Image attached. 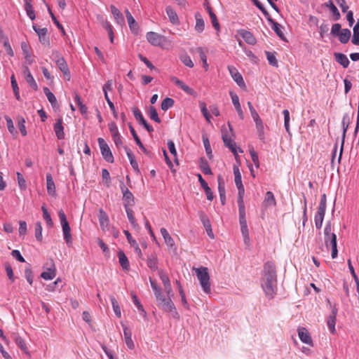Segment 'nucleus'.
I'll list each match as a JSON object with an SVG mask.
<instances>
[{
  "mask_svg": "<svg viewBox=\"0 0 359 359\" xmlns=\"http://www.w3.org/2000/svg\"><path fill=\"white\" fill-rule=\"evenodd\" d=\"M262 287L269 299L273 298L276 294L277 276L276 266L271 262H266L264 266Z\"/></svg>",
  "mask_w": 359,
  "mask_h": 359,
  "instance_id": "1",
  "label": "nucleus"
},
{
  "mask_svg": "<svg viewBox=\"0 0 359 359\" xmlns=\"http://www.w3.org/2000/svg\"><path fill=\"white\" fill-rule=\"evenodd\" d=\"M173 294L168 296V298H165L162 294H160V297H156V301L158 302V306L164 311L170 313L171 316L175 319L180 318V314L178 313L174 303L171 299V296Z\"/></svg>",
  "mask_w": 359,
  "mask_h": 359,
  "instance_id": "2",
  "label": "nucleus"
},
{
  "mask_svg": "<svg viewBox=\"0 0 359 359\" xmlns=\"http://www.w3.org/2000/svg\"><path fill=\"white\" fill-rule=\"evenodd\" d=\"M204 292L209 294L211 292L210 275L207 267L194 269Z\"/></svg>",
  "mask_w": 359,
  "mask_h": 359,
  "instance_id": "3",
  "label": "nucleus"
},
{
  "mask_svg": "<svg viewBox=\"0 0 359 359\" xmlns=\"http://www.w3.org/2000/svg\"><path fill=\"white\" fill-rule=\"evenodd\" d=\"M229 130L228 131L226 127L223 126L222 128V140L224 145L228 147L233 155L237 157V150L236 147V143L232 140L231 136L233 135V130L230 123H228Z\"/></svg>",
  "mask_w": 359,
  "mask_h": 359,
  "instance_id": "4",
  "label": "nucleus"
},
{
  "mask_svg": "<svg viewBox=\"0 0 359 359\" xmlns=\"http://www.w3.org/2000/svg\"><path fill=\"white\" fill-rule=\"evenodd\" d=\"M58 217L62 225L64 239L65 240L66 243L69 245L72 243L71 229L67 220L66 215L62 210H59Z\"/></svg>",
  "mask_w": 359,
  "mask_h": 359,
  "instance_id": "5",
  "label": "nucleus"
},
{
  "mask_svg": "<svg viewBox=\"0 0 359 359\" xmlns=\"http://www.w3.org/2000/svg\"><path fill=\"white\" fill-rule=\"evenodd\" d=\"M103 158L109 163L114 162V156L111 151L104 139L100 137L97 140Z\"/></svg>",
  "mask_w": 359,
  "mask_h": 359,
  "instance_id": "6",
  "label": "nucleus"
},
{
  "mask_svg": "<svg viewBox=\"0 0 359 359\" xmlns=\"http://www.w3.org/2000/svg\"><path fill=\"white\" fill-rule=\"evenodd\" d=\"M46 270L44 271L41 274V277L44 280H52L56 276V269L55 266V264L53 260H50L49 262L46 263Z\"/></svg>",
  "mask_w": 359,
  "mask_h": 359,
  "instance_id": "7",
  "label": "nucleus"
},
{
  "mask_svg": "<svg viewBox=\"0 0 359 359\" xmlns=\"http://www.w3.org/2000/svg\"><path fill=\"white\" fill-rule=\"evenodd\" d=\"M147 41L153 46H160L165 41V37L156 32H149L147 34Z\"/></svg>",
  "mask_w": 359,
  "mask_h": 359,
  "instance_id": "8",
  "label": "nucleus"
},
{
  "mask_svg": "<svg viewBox=\"0 0 359 359\" xmlns=\"http://www.w3.org/2000/svg\"><path fill=\"white\" fill-rule=\"evenodd\" d=\"M233 174H234V181L238 191V195H244L245 189L242 183V177L241 174L239 170L238 166L234 165H233Z\"/></svg>",
  "mask_w": 359,
  "mask_h": 359,
  "instance_id": "9",
  "label": "nucleus"
},
{
  "mask_svg": "<svg viewBox=\"0 0 359 359\" xmlns=\"http://www.w3.org/2000/svg\"><path fill=\"white\" fill-rule=\"evenodd\" d=\"M298 336L302 342L308 344L310 346H313V342L310 333L306 328L299 327L297 329Z\"/></svg>",
  "mask_w": 359,
  "mask_h": 359,
  "instance_id": "10",
  "label": "nucleus"
},
{
  "mask_svg": "<svg viewBox=\"0 0 359 359\" xmlns=\"http://www.w3.org/2000/svg\"><path fill=\"white\" fill-rule=\"evenodd\" d=\"M227 69L229 72L230 75L231 76L233 81L240 86L245 87V83L244 82L243 78L242 75L239 73L238 69L231 65H229Z\"/></svg>",
  "mask_w": 359,
  "mask_h": 359,
  "instance_id": "11",
  "label": "nucleus"
},
{
  "mask_svg": "<svg viewBox=\"0 0 359 359\" xmlns=\"http://www.w3.org/2000/svg\"><path fill=\"white\" fill-rule=\"evenodd\" d=\"M133 112L134 114V116L135 119L141 124L142 125L144 128L149 132L152 133L154 131V128L152 126H151L147 121L144 118L141 111L139 110L138 108H133Z\"/></svg>",
  "mask_w": 359,
  "mask_h": 359,
  "instance_id": "12",
  "label": "nucleus"
},
{
  "mask_svg": "<svg viewBox=\"0 0 359 359\" xmlns=\"http://www.w3.org/2000/svg\"><path fill=\"white\" fill-rule=\"evenodd\" d=\"M198 215H199L201 221L203 223V226H204V227H205V229L206 230V232H207L208 235L210 238H214V235H213V233H212L211 224H210V222L208 216L203 211H200L198 212Z\"/></svg>",
  "mask_w": 359,
  "mask_h": 359,
  "instance_id": "13",
  "label": "nucleus"
},
{
  "mask_svg": "<svg viewBox=\"0 0 359 359\" xmlns=\"http://www.w3.org/2000/svg\"><path fill=\"white\" fill-rule=\"evenodd\" d=\"M350 122H351L350 116L348 114H345L343 116L342 121H341V125H342V128H343V139H344V137H345L346 133L347 131V129L348 128ZM344 140H342L340 153H339V161H340V159L341 158L343 147H344Z\"/></svg>",
  "mask_w": 359,
  "mask_h": 359,
  "instance_id": "14",
  "label": "nucleus"
},
{
  "mask_svg": "<svg viewBox=\"0 0 359 359\" xmlns=\"http://www.w3.org/2000/svg\"><path fill=\"white\" fill-rule=\"evenodd\" d=\"M158 275H159V277L164 285V288L167 293V295L170 296V294H172V290L170 281V279H169L168 275L166 274L165 272H164L162 270H160L158 271Z\"/></svg>",
  "mask_w": 359,
  "mask_h": 359,
  "instance_id": "15",
  "label": "nucleus"
},
{
  "mask_svg": "<svg viewBox=\"0 0 359 359\" xmlns=\"http://www.w3.org/2000/svg\"><path fill=\"white\" fill-rule=\"evenodd\" d=\"M337 314V309L336 308H333L332 310L331 314L327 317V325L330 330V331L332 334L336 333L335 324H336V317Z\"/></svg>",
  "mask_w": 359,
  "mask_h": 359,
  "instance_id": "16",
  "label": "nucleus"
},
{
  "mask_svg": "<svg viewBox=\"0 0 359 359\" xmlns=\"http://www.w3.org/2000/svg\"><path fill=\"white\" fill-rule=\"evenodd\" d=\"M56 64L60 71L63 73L64 76L67 78L68 81L70 80V72L68 68V65L62 57H58L56 60Z\"/></svg>",
  "mask_w": 359,
  "mask_h": 359,
  "instance_id": "17",
  "label": "nucleus"
},
{
  "mask_svg": "<svg viewBox=\"0 0 359 359\" xmlns=\"http://www.w3.org/2000/svg\"><path fill=\"white\" fill-rule=\"evenodd\" d=\"M230 96H231L233 104L238 113L239 118L241 120H243L244 119V113L241 109L238 96L233 92H230Z\"/></svg>",
  "mask_w": 359,
  "mask_h": 359,
  "instance_id": "18",
  "label": "nucleus"
},
{
  "mask_svg": "<svg viewBox=\"0 0 359 359\" xmlns=\"http://www.w3.org/2000/svg\"><path fill=\"white\" fill-rule=\"evenodd\" d=\"M125 13L130 31L135 34H137L139 30L138 24L128 9L125 11Z\"/></svg>",
  "mask_w": 359,
  "mask_h": 359,
  "instance_id": "19",
  "label": "nucleus"
},
{
  "mask_svg": "<svg viewBox=\"0 0 359 359\" xmlns=\"http://www.w3.org/2000/svg\"><path fill=\"white\" fill-rule=\"evenodd\" d=\"M110 9L116 23L123 26L125 25V20L121 11L114 5H111Z\"/></svg>",
  "mask_w": 359,
  "mask_h": 359,
  "instance_id": "20",
  "label": "nucleus"
},
{
  "mask_svg": "<svg viewBox=\"0 0 359 359\" xmlns=\"http://www.w3.org/2000/svg\"><path fill=\"white\" fill-rule=\"evenodd\" d=\"M33 29L39 36L40 41L43 44L49 43V39L47 36L48 29L46 28H39L36 25L33 26Z\"/></svg>",
  "mask_w": 359,
  "mask_h": 359,
  "instance_id": "21",
  "label": "nucleus"
},
{
  "mask_svg": "<svg viewBox=\"0 0 359 359\" xmlns=\"http://www.w3.org/2000/svg\"><path fill=\"white\" fill-rule=\"evenodd\" d=\"M238 34L242 36L245 41L250 45H255L257 40L254 35L249 31L245 29H240Z\"/></svg>",
  "mask_w": 359,
  "mask_h": 359,
  "instance_id": "22",
  "label": "nucleus"
},
{
  "mask_svg": "<svg viewBox=\"0 0 359 359\" xmlns=\"http://www.w3.org/2000/svg\"><path fill=\"white\" fill-rule=\"evenodd\" d=\"M241 224V230L242 233V236L243 237L244 243L247 246H250V239L249 236V231L247 225V221H241L239 222Z\"/></svg>",
  "mask_w": 359,
  "mask_h": 359,
  "instance_id": "23",
  "label": "nucleus"
},
{
  "mask_svg": "<svg viewBox=\"0 0 359 359\" xmlns=\"http://www.w3.org/2000/svg\"><path fill=\"white\" fill-rule=\"evenodd\" d=\"M54 131L58 140L65 138L64 127L62 126V119L58 118L54 124Z\"/></svg>",
  "mask_w": 359,
  "mask_h": 359,
  "instance_id": "24",
  "label": "nucleus"
},
{
  "mask_svg": "<svg viewBox=\"0 0 359 359\" xmlns=\"http://www.w3.org/2000/svg\"><path fill=\"white\" fill-rule=\"evenodd\" d=\"M0 42L3 43L4 47L7 53V54L11 57L14 55L13 50L11 48V46L9 43L8 39L7 36H5L3 34L2 31H0Z\"/></svg>",
  "mask_w": 359,
  "mask_h": 359,
  "instance_id": "25",
  "label": "nucleus"
},
{
  "mask_svg": "<svg viewBox=\"0 0 359 359\" xmlns=\"http://www.w3.org/2000/svg\"><path fill=\"white\" fill-rule=\"evenodd\" d=\"M165 11L168 16L170 22L173 25H178L180 24V20L177 13L170 6H167L165 8Z\"/></svg>",
  "mask_w": 359,
  "mask_h": 359,
  "instance_id": "26",
  "label": "nucleus"
},
{
  "mask_svg": "<svg viewBox=\"0 0 359 359\" xmlns=\"http://www.w3.org/2000/svg\"><path fill=\"white\" fill-rule=\"evenodd\" d=\"M243 196L244 195H238V210H239V222L241 221H246L245 218V208L243 202Z\"/></svg>",
  "mask_w": 359,
  "mask_h": 359,
  "instance_id": "27",
  "label": "nucleus"
},
{
  "mask_svg": "<svg viewBox=\"0 0 359 359\" xmlns=\"http://www.w3.org/2000/svg\"><path fill=\"white\" fill-rule=\"evenodd\" d=\"M123 198L124 201V206L127 207L133 206L134 205V196L133 194L127 189H123Z\"/></svg>",
  "mask_w": 359,
  "mask_h": 359,
  "instance_id": "28",
  "label": "nucleus"
},
{
  "mask_svg": "<svg viewBox=\"0 0 359 359\" xmlns=\"http://www.w3.org/2000/svg\"><path fill=\"white\" fill-rule=\"evenodd\" d=\"M161 233L164 239L165 244L168 247L172 248L175 246V243L173 238L169 234L168 231H167V229L165 228L161 229Z\"/></svg>",
  "mask_w": 359,
  "mask_h": 359,
  "instance_id": "29",
  "label": "nucleus"
},
{
  "mask_svg": "<svg viewBox=\"0 0 359 359\" xmlns=\"http://www.w3.org/2000/svg\"><path fill=\"white\" fill-rule=\"evenodd\" d=\"M325 214V210L318 209L316 213L314 221L316 227L320 229L322 227L324 216Z\"/></svg>",
  "mask_w": 359,
  "mask_h": 359,
  "instance_id": "30",
  "label": "nucleus"
},
{
  "mask_svg": "<svg viewBox=\"0 0 359 359\" xmlns=\"http://www.w3.org/2000/svg\"><path fill=\"white\" fill-rule=\"evenodd\" d=\"M98 218L102 229L104 230L108 226L109 220L107 213L102 209L99 210Z\"/></svg>",
  "mask_w": 359,
  "mask_h": 359,
  "instance_id": "31",
  "label": "nucleus"
},
{
  "mask_svg": "<svg viewBox=\"0 0 359 359\" xmlns=\"http://www.w3.org/2000/svg\"><path fill=\"white\" fill-rule=\"evenodd\" d=\"M46 187L48 194L54 196L55 194V185L50 174L46 175Z\"/></svg>",
  "mask_w": 359,
  "mask_h": 359,
  "instance_id": "32",
  "label": "nucleus"
},
{
  "mask_svg": "<svg viewBox=\"0 0 359 359\" xmlns=\"http://www.w3.org/2000/svg\"><path fill=\"white\" fill-rule=\"evenodd\" d=\"M123 334L125 338V342L130 349H133L135 348L134 342L131 337V332L127 327H123Z\"/></svg>",
  "mask_w": 359,
  "mask_h": 359,
  "instance_id": "33",
  "label": "nucleus"
},
{
  "mask_svg": "<svg viewBox=\"0 0 359 359\" xmlns=\"http://www.w3.org/2000/svg\"><path fill=\"white\" fill-rule=\"evenodd\" d=\"M118 257L119 260V263L123 268V269L128 271L130 268V264L127 257L123 251H119L118 252Z\"/></svg>",
  "mask_w": 359,
  "mask_h": 359,
  "instance_id": "34",
  "label": "nucleus"
},
{
  "mask_svg": "<svg viewBox=\"0 0 359 359\" xmlns=\"http://www.w3.org/2000/svg\"><path fill=\"white\" fill-rule=\"evenodd\" d=\"M196 18V26L195 29L198 32H202L205 27V22L203 19L202 18L201 15L199 13H196L195 14Z\"/></svg>",
  "mask_w": 359,
  "mask_h": 359,
  "instance_id": "35",
  "label": "nucleus"
},
{
  "mask_svg": "<svg viewBox=\"0 0 359 359\" xmlns=\"http://www.w3.org/2000/svg\"><path fill=\"white\" fill-rule=\"evenodd\" d=\"M268 20L271 24V28L276 33V34L280 38H284V34L283 32L281 31V26L278 22H275L273 20H272L270 17L268 18Z\"/></svg>",
  "mask_w": 359,
  "mask_h": 359,
  "instance_id": "36",
  "label": "nucleus"
},
{
  "mask_svg": "<svg viewBox=\"0 0 359 359\" xmlns=\"http://www.w3.org/2000/svg\"><path fill=\"white\" fill-rule=\"evenodd\" d=\"M335 60L337 62L341 65L344 67L346 68L349 65V60L348 57L343 53H335Z\"/></svg>",
  "mask_w": 359,
  "mask_h": 359,
  "instance_id": "37",
  "label": "nucleus"
},
{
  "mask_svg": "<svg viewBox=\"0 0 359 359\" xmlns=\"http://www.w3.org/2000/svg\"><path fill=\"white\" fill-rule=\"evenodd\" d=\"M124 149L126 152L127 156L130 161V163L132 165V167L135 170H138V164L137 162L135 160V156L133 155L132 151L130 149L128 148L127 147H123Z\"/></svg>",
  "mask_w": 359,
  "mask_h": 359,
  "instance_id": "38",
  "label": "nucleus"
},
{
  "mask_svg": "<svg viewBox=\"0 0 359 359\" xmlns=\"http://www.w3.org/2000/svg\"><path fill=\"white\" fill-rule=\"evenodd\" d=\"M325 6L329 8L331 13H332L334 18L335 20H337L340 18V13L337 9V8L334 6L332 1H328L325 4Z\"/></svg>",
  "mask_w": 359,
  "mask_h": 359,
  "instance_id": "39",
  "label": "nucleus"
},
{
  "mask_svg": "<svg viewBox=\"0 0 359 359\" xmlns=\"http://www.w3.org/2000/svg\"><path fill=\"white\" fill-rule=\"evenodd\" d=\"M125 209H126L128 219L129 222H130L131 225L134 228H137L138 226V224L135 218L134 212H133V210L130 207H127V205H125Z\"/></svg>",
  "mask_w": 359,
  "mask_h": 359,
  "instance_id": "40",
  "label": "nucleus"
},
{
  "mask_svg": "<svg viewBox=\"0 0 359 359\" xmlns=\"http://www.w3.org/2000/svg\"><path fill=\"white\" fill-rule=\"evenodd\" d=\"M217 182H218V191L219 194V196L224 197V200H226V191H225V186L224 179L222 175H219L217 176Z\"/></svg>",
  "mask_w": 359,
  "mask_h": 359,
  "instance_id": "41",
  "label": "nucleus"
},
{
  "mask_svg": "<svg viewBox=\"0 0 359 359\" xmlns=\"http://www.w3.org/2000/svg\"><path fill=\"white\" fill-rule=\"evenodd\" d=\"M337 36H339L341 43H346L351 37V31L348 29H344Z\"/></svg>",
  "mask_w": 359,
  "mask_h": 359,
  "instance_id": "42",
  "label": "nucleus"
},
{
  "mask_svg": "<svg viewBox=\"0 0 359 359\" xmlns=\"http://www.w3.org/2000/svg\"><path fill=\"white\" fill-rule=\"evenodd\" d=\"M129 129H130V131L135 141V142L137 143V144L139 146V147L142 149V151L144 152V153H147V149L146 148L144 147V145L142 144V142L140 141L139 137L137 136L134 128L130 124L129 125Z\"/></svg>",
  "mask_w": 359,
  "mask_h": 359,
  "instance_id": "43",
  "label": "nucleus"
},
{
  "mask_svg": "<svg viewBox=\"0 0 359 359\" xmlns=\"http://www.w3.org/2000/svg\"><path fill=\"white\" fill-rule=\"evenodd\" d=\"M329 246L332 248V258H336L338 252L337 248V236L335 234L331 235V241L329 242Z\"/></svg>",
  "mask_w": 359,
  "mask_h": 359,
  "instance_id": "44",
  "label": "nucleus"
},
{
  "mask_svg": "<svg viewBox=\"0 0 359 359\" xmlns=\"http://www.w3.org/2000/svg\"><path fill=\"white\" fill-rule=\"evenodd\" d=\"M18 121V127L22 134V136H26L27 134L26 127H25V119L20 116L17 117Z\"/></svg>",
  "mask_w": 359,
  "mask_h": 359,
  "instance_id": "45",
  "label": "nucleus"
},
{
  "mask_svg": "<svg viewBox=\"0 0 359 359\" xmlns=\"http://www.w3.org/2000/svg\"><path fill=\"white\" fill-rule=\"evenodd\" d=\"M324 233L325 245L327 247H329V242L331 241V235L334 234V233H332V226L330 223L326 224Z\"/></svg>",
  "mask_w": 359,
  "mask_h": 359,
  "instance_id": "46",
  "label": "nucleus"
},
{
  "mask_svg": "<svg viewBox=\"0 0 359 359\" xmlns=\"http://www.w3.org/2000/svg\"><path fill=\"white\" fill-rule=\"evenodd\" d=\"M176 284L178 286L179 293H180V295L181 297L182 303L183 306L186 309H189V304H188V302L187 301L185 293L184 292L182 286L181 285L180 283L178 280H176Z\"/></svg>",
  "mask_w": 359,
  "mask_h": 359,
  "instance_id": "47",
  "label": "nucleus"
},
{
  "mask_svg": "<svg viewBox=\"0 0 359 359\" xmlns=\"http://www.w3.org/2000/svg\"><path fill=\"white\" fill-rule=\"evenodd\" d=\"M148 112L149 116L151 120L158 123H161V119L158 117V112L154 107H149Z\"/></svg>",
  "mask_w": 359,
  "mask_h": 359,
  "instance_id": "48",
  "label": "nucleus"
},
{
  "mask_svg": "<svg viewBox=\"0 0 359 359\" xmlns=\"http://www.w3.org/2000/svg\"><path fill=\"white\" fill-rule=\"evenodd\" d=\"M110 299H111V302L113 310H114L116 316L118 318H121V309H120V306H119L117 301L116 300L115 297H113V296L110 297Z\"/></svg>",
  "mask_w": 359,
  "mask_h": 359,
  "instance_id": "49",
  "label": "nucleus"
},
{
  "mask_svg": "<svg viewBox=\"0 0 359 359\" xmlns=\"http://www.w3.org/2000/svg\"><path fill=\"white\" fill-rule=\"evenodd\" d=\"M25 8L26 10L27 15L30 18L31 20H34L35 18V14L32 8V4L29 2V0H25Z\"/></svg>",
  "mask_w": 359,
  "mask_h": 359,
  "instance_id": "50",
  "label": "nucleus"
},
{
  "mask_svg": "<svg viewBox=\"0 0 359 359\" xmlns=\"http://www.w3.org/2000/svg\"><path fill=\"white\" fill-rule=\"evenodd\" d=\"M15 343L19 346V348L26 353H28V348L26 346L25 341L24 339L20 336H16L15 338Z\"/></svg>",
  "mask_w": 359,
  "mask_h": 359,
  "instance_id": "51",
  "label": "nucleus"
},
{
  "mask_svg": "<svg viewBox=\"0 0 359 359\" xmlns=\"http://www.w3.org/2000/svg\"><path fill=\"white\" fill-rule=\"evenodd\" d=\"M44 93L46 94L48 101L50 102L52 105H55L57 103V99L54 94L50 92L48 88L45 87L43 88Z\"/></svg>",
  "mask_w": 359,
  "mask_h": 359,
  "instance_id": "52",
  "label": "nucleus"
},
{
  "mask_svg": "<svg viewBox=\"0 0 359 359\" xmlns=\"http://www.w3.org/2000/svg\"><path fill=\"white\" fill-rule=\"evenodd\" d=\"M265 53L269 63L273 67H278V61L276 60L275 53L266 51Z\"/></svg>",
  "mask_w": 359,
  "mask_h": 359,
  "instance_id": "53",
  "label": "nucleus"
},
{
  "mask_svg": "<svg viewBox=\"0 0 359 359\" xmlns=\"http://www.w3.org/2000/svg\"><path fill=\"white\" fill-rule=\"evenodd\" d=\"M5 119L6 121V125H7V128H8V131L13 135H16L18 134V132L16 131V130L15 128V126H14V124H13V122L12 119L9 116H5Z\"/></svg>",
  "mask_w": 359,
  "mask_h": 359,
  "instance_id": "54",
  "label": "nucleus"
},
{
  "mask_svg": "<svg viewBox=\"0 0 359 359\" xmlns=\"http://www.w3.org/2000/svg\"><path fill=\"white\" fill-rule=\"evenodd\" d=\"M352 43L355 45H359V21L355 24V25L353 27Z\"/></svg>",
  "mask_w": 359,
  "mask_h": 359,
  "instance_id": "55",
  "label": "nucleus"
},
{
  "mask_svg": "<svg viewBox=\"0 0 359 359\" xmlns=\"http://www.w3.org/2000/svg\"><path fill=\"white\" fill-rule=\"evenodd\" d=\"M174 104V100L172 98L166 97L161 102V109L163 111H167L172 107Z\"/></svg>",
  "mask_w": 359,
  "mask_h": 359,
  "instance_id": "56",
  "label": "nucleus"
},
{
  "mask_svg": "<svg viewBox=\"0 0 359 359\" xmlns=\"http://www.w3.org/2000/svg\"><path fill=\"white\" fill-rule=\"evenodd\" d=\"M149 281L151 283V287L154 292V295L156 297H160V294H162L161 288L159 287L155 280H152L151 278H149Z\"/></svg>",
  "mask_w": 359,
  "mask_h": 359,
  "instance_id": "57",
  "label": "nucleus"
},
{
  "mask_svg": "<svg viewBox=\"0 0 359 359\" xmlns=\"http://www.w3.org/2000/svg\"><path fill=\"white\" fill-rule=\"evenodd\" d=\"M41 210H42V212H43V219L46 222L47 225L49 226H53V221L51 219L50 215L48 212L47 208L44 205H43L41 207Z\"/></svg>",
  "mask_w": 359,
  "mask_h": 359,
  "instance_id": "58",
  "label": "nucleus"
},
{
  "mask_svg": "<svg viewBox=\"0 0 359 359\" xmlns=\"http://www.w3.org/2000/svg\"><path fill=\"white\" fill-rule=\"evenodd\" d=\"M35 237L37 241H42V226L41 223L40 222H37L35 224Z\"/></svg>",
  "mask_w": 359,
  "mask_h": 359,
  "instance_id": "59",
  "label": "nucleus"
},
{
  "mask_svg": "<svg viewBox=\"0 0 359 359\" xmlns=\"http://www.w3.org/2000/svg\"><path fill=\"white\" fill-rule=\"evenodd\" d=\"M147 266L151 271H156L158 269V261L154 257L148 258Z\"/></svg>",
  "mask_w": 359,
  "mask_h": 359,
  "instance_id": "60",
  "label": "nucleus"
},
{
  "mask_svg": "<svg viewBox=\"0 0 359 359\" xmlns=\"http://www.w3.org/2000/svg\"><path fill=\"white\" fill-rule=\"evenodd\" d=\"M196 51L199 53L200 58L203 63V67H205V70H208V64L207 62V57H206V55L204 53L203 48L199 47L196 49Z\"/></svg>",
  "mask_w": 359,
  "mask_h": 359,
  "instance_id": "61",
  "label": "nucleus"
},
{
  "mask_svg": "<svg viewBox=\"0 0 359 359\" xmlns=\"http://www.w3.org/2000/svg\"><path fill=\"white\" fill-rule=\"evenodd\" d=\"M264 201L270 205H276L274 195L271 191L266 192Z\"/></svg>",
  "mask_w": 359,
  "mask_h": 359,
  "instance_id": "62",
  "label": "nucleus"
},
{
  "mask_svg": "<svg viewBox=\"0 0 359 359\" xmlns=\"http://www.w3.org/2000/svg\"><path fill=\"white\" fill-rule=\"evenodd\" d=\"M177 86L189 95H193L194 90L186 85L183 81H179Z\"/></svg>",
  "mask_w": 359,
  "mask_h": 359,
  "instance_id": "63",
  "label": "nucleus"
},
{
  "mask_svg": "<svg viewBox=\"0 0 359 359\" xmlns=\"http://www.w3.org/2000/svg\"><path fill=\"white\" fill-rule=\"evenodd\" d=\"M181 61L184 65L190 68H192L194 66L191 57L187 55L181 56Z\"/></svg>",
  "mask_w": 359,
  "mask_h": 359,
  "instance_id": "64",
  "label": "nucleus"
}]
</instances>
